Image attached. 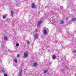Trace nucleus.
I'll return each instance as SVG.
<instances>
[{
  "mask_svg": "<svg viewBox=\"0 0 76 76\" xmlns=\"http://www.w3.org/2000/svg\"><path fill=\"white\" fill-rule=\"evenodd\" d=\"M28 56V53H25L24 54V56L25 57H27Z\"/></svg>",
  "mask_w": 76,
  "mask_h": 76,
  "instance_id": "4",
  "label": "nucleus"
},
{
  "mask_svg": "<svg viewBox=\"0 0 76 76\" xmlns=\"http://www.w3.org/2000/svg\"><path fill=\"white\" fill-rule=\"evenodd\" d=\"M56 56L55 55H53L52 56V58H53V59H56Z\"/></svg>",
  "mask_w": 76,
  "mask_h": 76,
  "instance_id": "11",
  "label": "nucleus"
},
{
  "mask_svg": "<svg viewBox=\"0 0 76 76\" xmlns=\"http://www.w3.org/2000/svg\"><path fill=\"white\" fill-rule=\"evenodd\" d=\"M46 8H47V7H46Z\"/></svg>",
  "mask_w": 76,
  "mask_h": 76,
  "instance_id": "28",
  "label": "nucleus"
},
{
  "mask_svg": "<svg viewBox=\"0 0 76 76\" xmlns=\"http://www.w3.org/2000/svg\"><path fill=\"white\" fill-rule=\"evenodd\" d=\"M65 67V68L66 69H69V67L67 66H66Z\"/></svg>",
  "mask_w": 76,
  "mask_h": 76,
  "instance_id": "15",
  "label": "nucleus"
},
{
  "mask_svg": "<svg viewBox=\"0 0 76 76\" xmlns=\"http://www.w3.org/2000/svg\"><path fill=\"white\" fill-rule=\"evenodd\" d=\"M43 33L44 35H47V30L46 29H44Z\"/></svg>",
  "mask_w": 76,
  "mask_h": 76,
  "instance_id": "1",
  "label": "nucleus"
},
{
  "mask_svg": "<svg viewBox=\"0 0 76 76\" xmlns=\"http://www.w3.org/2000/svg\"><path fill=\"white\" fill-rule=\"evenodd\" d=\"M4 40H5V41H6V40H7L8 38H7V37L5 36L4 37Z\"/></svg>",
  "mask_w": 76,
  "mask_h": 76,
  "instance_id": "8",
  "label": "nucleus"
},
{
  "mask_svg": "<svg viewBox=\"0 0 76 76\" xmlns=\"http://www.w3.org/2000/svg\"><path fill=\"white\" fill-rule=\"evenodd\" d=\"M11 14L12 17H13V12L12 11H11Z\"/></svg>",
  "mask_w": 76,
  "mask_h": 76,
  "instance_id": "9",
  "label": "nucleus"
},
{
  "mask_svg": "<svg viewBox=\"0 0 76 76\" xmlns=\"http://www.w3.org/2000/svg\"><path fill=\"white\" fill-rule=\"evenodd\" d=\"M65 70V69H63L62 71L63 72H64Z\"/></svg>",
  "mask_w": 76,
  "mask_h": 76,
  "instance_id": "26",
  "label": "nucleus"
},
{
  "mask_svg": "<svg viewBox=\"0 0 76 76\" xmlns=\"http://www.w3.org/2000/svg\"><path fill=\"white\" fill-rule=\"evenodd\" d=\"M66 20H68V18L67 17H66Z\"/></svg>",
  "mask_w": 76,
  "mask_h": 76,
  "instance_id": "24",
  "label": "nucleus"
},
{
  "mask_svg": "<svg viewBox=\"0 0 76 76\" xmlns=\"http://www.w3.org/2000/svg\"><path fill=\"white\" fill-rule=\"evenodd\" d=\"M16 46L17 47H19V43L16 44Z\"/></svg>",
  "mask_w": 76,
  "mask_h": 76,
  "instance_id": "17",
  "label": "nucleus"
},
{
  "mask_svg": "<svg viewBox=\"0 0 76 76\" xmlns=\"http://www.w3.org/2000/svg\"><path fill=\"white\" fill-rule=\"evenodd\" d=\"M37 63L35 62L33 63V65L34 67H37Z\"/></svg>",
  "mask_w": 76,
  "mask_h": 76,
  "instance_id": "7",
  "label": "nucleus"
},
{
  "mask_svg": "<svg viewBox=\"0 0 76 76\" xmlns=\"http://www.w3.org/2000/svg\"><path fill=\"white\" fill-rule=\"evenodd\" d=\"M1 72H2V73H4V69H2L1 70Z\"/></svg>",
  "mask_w": 76,
  "mask_h": 76,
  "instance_id": "18",
  "label": "nucleus"
},
{
  "mask_svg": "<svg viewBox=\"0 0 76 76\" xmlns=\"http://www.w3.org/2000/svg\"><path fill=\"white\" fill-rule=\"evenodd\" d=\"M60 9L61 10H62V9H63V6H61L60 7Z\"/></svg>",
  "mask_w": 76,
  "mask_h": 76,
  "instance_id": "16",
  "label": "nucleus"
},
{
  "mask_svg": "<svg viewBox=\"0 0 76 76\" xmlns=\"http://www.w3.org/2000/svg\"><path fill=\"white\" fill-rule=\"evenodd\" d=\"M15 0V1H16V0Z\"/></svg>",
  "mask_w": 76,
  "mask_h": 76,
  "instance_id": "27",
  "label": "nucleus"
},
{
  "mask_svg": "<svg viewBox=\"0 0 76 76\" xmlns=\"http://www.w3.org/2000/svg\"><path fill=\"white\" fill-rule=\"evenodd\" d=\"M62 11H63V10H62Z\"/></svg>",
  "mask_w": 76,
  "mask_h": 76,
  "instance_id": "29",
  "label": "nucleus"
},
{
  "mask_svg": "<svg viewBox=\"0 0 76 76\" xmlns=\"http://www.w3.org/2000/svg\"><path fill=\"white\" fill-rule=\"evenodd\" d=\"M31 7L32 9H35V8H36V6L35 5V4H34V3H32Z\"/></svg>",
  "mask_w": 76,
  "mask_h": 76,
  "instance_id": "2",
  "label": "nucleus"
},
{
  "mask_svg": "<svg viewBox=\"0 0 76 76\" xmlns=\"http://www.w3.org/2000/svg\"><path fill=\"white\" fill-rule=\"evenodd\" d=\"M72 21H76V18H72Z\"/></svg>",
  "mask_w": 76,
  "mask_h": 76,
  "instance_id": "10",
  "label": "nucleus"
},
{
  "mask_svg": "<svg viewBox=\"0 0 76 76\" xmlns=\"http://www.w3.org/2000/svg\"><path fill=\"white\" fill-rule=\"evenodd\" d=\"M42 21H40L37 23V26H39L40 24H41V23H42Z\"/></svg>",
  "mask_w": 76,
  "mask_h": 76,
  "instance_id": "5",
  "label": "nucleus"
},
{
  "mask_svg": "<svg viewBox=\"0 0 76 76\" xmlns=\"http://www.w3.org/2000/svg\"><path fill=\"white\" fill-rule=\"evenodd\" d=\"M3 19H5V18H6V15L3 16Z\"/></svg>",
  "mask_w": 76,
  "mask_h": 76,
  "instance_id": "14",
  "label": "nucleus"
},
{
  "mask_svg": "<svg viewBox=\"0 0 76 76\" xmlns=\"http://www.w3.org/2000/svg\"><path fill=\"white\" fill-rule=\"evenodd\" d=\"M47 71L46 70H45L44 71V73H47Z\"/></svg>",
  "mask_w": 76,
  "mask_h": 76,
  "instance_id": "22",
  "label": "nucleus"
},
{
  "mask_svg": "<svg viewBox=\"0 0 76 76\" xmlns=\"http://www.w3.org/2000/svg\"><path fill=\"white\" fill-rule=\"evenodd\" d=\"M4 76H7V74H6V73H5L4 75Z\"/></svg>",
  "mask_w": 76,
  "mask_h": 76,
  "instance_id": "21",
  "label": "nucleus"
},
{
  "mask_svg": "<svg viewBox=\"0 0 76 76\" xmlns=\"http://www.w3.org/2000/svg\"><path fill=\"white\" fill-rule=\"evenodd\" d=\"M17 57H20V55L19 54H17Z\"/></svg>",
  "mask_w": 76,
  "mask_h": 76,
  "instance_id": "20",
  "label": "nucleus"
},
{
  "mask_svg": "<svg viewBox=\"0 0 76 76\" xmlns=\"http://www.w3.org/2000/svg\"><path fill=\"white\" fill-rule=\"evenodd\" d=\"M38 34L37 33L36 34H35L34 38L35 39H37V38H38Z\"/></svg>",
  "mask_w": 76,
  "mask_h": 76,
  "instance_id": "3",
  "label": "nucleus"
},
{
  "mask_svg": "<svg viewBox=\"0 0 76 76\" xmlns=\"http://www.w3.org/2000/svg\"><path fill=\"white\" fill-rule=\"evenodd\" d=\"M74 53H76V50H74Z\"/></svg>",
  "mask_w": 76,
  "mask_h": 76,
  "instance_id": "25",
  "label": "nucleus"
},
{
  "mask_svg": "<svg viewBox=\"0 0 76 76\" xmlns=\"http://www.w3.org/2000/svg\"><path fill=\"white\" fill-rule=\"evenodd\" d=\"M22 69H21L20 71V72L19 74V76H22Z\"/></svg>",
  "mask_w": 76,
  "mask_h": 76,
  "instance_id": "6",
  "label": "nucleus"
},
{
  "mask_svg": "<svg viewBox=\"0 0 76 76\" xmlns=\"http://www.w3.org/2000/svg\"><path fill=\"white\" fill-rule=\"evenodd\" d=\"M58 31H59L60 32H61V28H58Z\"/></svg>",
  "mask_w": 76,
  "mask_h": 76,
  "instance_id": "19",
  "label": "nucleus"
},
{
  "mask_svg": "<svg viewBox=\"0 0 76 76\" xmlns=\"http://www.w3.org/2000/svg\"><path fill=\"white\" fill-rule=\"evenodd\" d=\"M14 61L16 63H18V60H17V59H14Z\"/></svg>",
  "mask_w": 76,
  "mask_h": 76,
  "instance_id": "13",
  "label": "nucleus"
},
{
  "mask_svg": "<svg viewBox=\"0 0 76 76\" xmlns=\"http://www.w3.org/2000/svg\"><path fill=\"white\" fill-rule=\"evenodd\" d=\"M30 42H29V41H27V44H30Z\"/></svg>",
  "mask_w": 76,
  "mask_h": 76,
  "instance_id": "23",
  "label": "nucleus"
},
{
  "mask_svg": "<svg viewBox=\"0 0 76 76\" xmlns=\"http://www.w3.org/2000/svg\"><path fill=\"white\" fill-rule=\"evenodd\" d=\"M60 23L61 24H63V23H64V21H63V20H61V21Z\"/></svg>",
  "mask_w": 76,
  "mask_h": 76,
  "instance_id": "12",
  "label": "nucleus"
}]
</instances>
